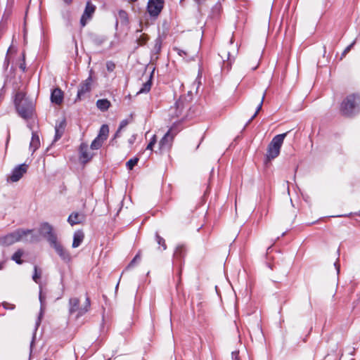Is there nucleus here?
<instances>
[{
  "label": "nucleus",
  "instance_id": "obj_1",
  "mask_svg": "<svg viewBox=\"0 0 360 360\" xmlns=\"http://www.w3.org/2000/svg\"><path fill=\"white\" fill-rule=\"evenodd\" d=\"M32 229H18L15 231L0 237V245L9 246L19 241L34 243L39 240L38 236L32 234Z\"/></svg>",
  "mask_w": 360,
  "mask_h": 360
},
{
  "label": "nucleus",
  "instance_id": "obj_2",
  "mask_svg": "<svg viewBox=\"0 0 360 360\" xmlns=\"http://www.w3.org/2000/svg\"><path fill=\"white\" fill-rule=\"evenodd\" d=\"M14 104L20 117L28 120L32 117L34 105L31 99L26 97L25 93L18 91L15 94Z\"/></svg>",
  "mask_w": 360,
  "mask_h": 360
},
{
  "label": "nucleus",
  "instance_id": "obj_3",
  "mask_svg": "<svg viewBox=\"0 0 360 360\" xmlns=\"http://www.w3.org/2000/svg\"><path fill=\"white\" fill-rule=\"evenodd\" d=\"M360 111V96L349 95L341 103L340 112L345 116H353Z\"/></svg>",
  "mask_w": 360,
  "mask_h": 360
},
{
  "label": "nucleus",
  "instance_id": "obj_4",
  "mask_svg": "<svg viewBox=\"0 0 360 360\" xmlns=\"http://www.w3.org/2000/svg\"><path fill=\"white\" fill-rule=\"evenodd\" d=\"M288 132L280 134L272 139L271 141L268 145L266 155L268 160H273L279 155L281 146Z\"/></svg>",
  "mask_w": 360,
  "mask_h": 360
},
{
  "label": "nucleus",
  "instance_id": "obj_5",
  "mask_svg": "<svg viewBox=\"0 0 360 360\" xmlns=\"http://www.w3.org/2000/svg\"><path fill=\"white\" fill-rule=\"evenodd\" d=\"M69 311L70 314H74L77 312V317H79L83 316L85 313H86L91 305L90 299L89 297H86L85 302L84 303L83 307H79V300L77 297L70 298L69 300Z\"/></svg>",
  "mask_w": 360,
  "mask_h": 360
},
{
  "label": "nucleus",
  "instance_id": "obj_6",
  "mask_svg": "<svg viewBox=\"0 0 360 360\" xmlns=\"http://www.w3.org/2000/svg\"><path fill=\"white\" fill-rule=\"evenodd\" d=\"M39 231L40 234L46 238L50 245L58 240L53 226L47 222L41 224Z\"/></svg>",
  "mask_w": 360,
  "mask_h": 360
},
{
  "label": "nucleus",
  "instance_id": "obj_7",
  "mask_svg": "<svg viewBox=\"0 0 360 360\" xmlns=\"http://www.w3.org/2000/svg\"><path fill=\"white\" fill-rule=\"evenodd\" d=\"M164 0H149L147 11L151 17H158L164 6Z\"/></svg>",
  "mask_w": 360,
  "mask_h": 360
},
{
  "label": "nucleus",
  "instance_id": "obj_8",
  "mask_svg": "<svg viewBox=\"0 0 360 360\" xmlns=\"http://www.w3.org/2000/svg\"><path fill=\"white\" fill-rule=\"evenodd\" d=\"M96 11V6L91 1H87L83 14L80 18V25L82 27L86 26L89 21H90Z\"/></svg>",
  "mask_w": 360,
  "mask_h": 360
},
{
  "label": "nucleus",
  "instance_id": "obj_9",
  "mask_svg": "<svg viewBox=\"0 0 360 360\" xmlns=\"http://www.w3.org/2000/svg\"><path fill=\"white\" fill-rule=\"evenodd\" d=\"M92 82L93 79L91 72L88 78L79 84L77 94V100L82 99L85 95L91 91Z\"/></svg>",
  "mask_w": 360,
  "mask_h": 360
},
{
  "label": "nucleus",
  "instance_id": "obj_10",
  "mask_svg": "<svg viewBox=\"0 0 360 360\" xmlns=\"http://www.w3.org/2000/svg\"><path fill=\"white\" fill-rule=\"evenodd\" d=\"M50 245L55 250L56 253L64 262L68 263L71 261L70 254L63 248V246L60 244V242L58 241V240L51 243Z\"/></svg>",
  "mask_w": 360,
  "mask_h": 360
},
{
  "label": "nucleus",
  "instance_id": "obj_11",
  "mask_svg": "<svg viewBox=\"0 0 360 360\" xmlns=\"http://www.w3.org/2000/svg\"><path fill=\"white\" fill-rule=\"evenodd\" d=\"M28 169V165L25 163L16 166L11 172V176L8 177V179L11 182H17L18 181L22 176L27 172Z\"/></svg>",
  "mask_w": 360,
  "mask_h": 360
},
{
  "label": "nucleus",
  "instance_id": "obj_12",
  "mask_svg": "<svg viewBox=\"0 0 360 360\" xmlns=\"http://www.w3.org/2000/svg\"><path fill=\"white\" fill-rule=\"evenodd\" d=\"M173 139L174 135L171 134V129H169L160 141L159 149L161 151L168 150L172 146Z\"/></svg>",
  "mask_w": 360,
  "mask_h": 360
},
{
  "label": "nucleus",
  "instance_id": "obj_13",
  "mask_svg": "<svg viewBox=\"0 0 360 360\" xmlns=\"http://www.w3.org/2000/svg\"><path fill=\"white\" fill-rule=\"evenodd\" d=\"M186 253V250L184 245H179L176 248L173 255V262L175 265L181 266L183 259Z\"/></svg>",
  "mask_w": 360,
  "mask_h": 360
},
{
  "label": "nucleus",
  "instance_id": "obj_14",
  "mask_svg": "<svg viewBox=\"0 0 360 360\" xmlns=\"http://www.w3.org/2000/svg\"><path fill=\"white\" fill-rule=\"evenodd\" d=\"M66 127V121L65 119L60 121L58 123H56L55 126V136L53 141L56 142L58 141L64 134L65 129Z\"/></svg>",
  "mask_w": 360,
  "mask_h": 360
},
{
  "label": "nucleus",
  "instance_id": "obj_15",
  "mask_svg": "<svg viewBox=\"0 0 360 360\" xmlns=\"http://www.w3.org/2000/svg\"><path fill=\"white\" fill-rule=\"evenodd\" d=\"M51 100L52 103L60 105L63 101V92L59 89H54L51 94Z\"/></svg>",
  "mask_w": 360,
  "mask_h": 360
},
{
  "label": "nucleus",
  "instance_id": "obj_16",
  "mask_svg": "<svg viewBox=\"0 0 360 360\" xmlns=\"http://www.w3.org/2000/svg\"><path fill=\"white\" fill-rule=\"evenodd\" d=\"M80 158L83 160V162H86L89 161L93 155L89 152L88 146L85 143H82L79 146Z\"/></svg>",
  "mask_w": 360,
  "mask_h": 360
},
{
  "label": "nucleus",
  "instance_id": "obj_17",
  "mask_svg": "<svg viewBox=\"0 0 360 360\" xmlns=\"http://www.w3.org/2000/svg\"><path fill=\"white\" fill-rule=\"evenodd\" d=\"M84 220V215L79 212L72 213L68 219V223L71 226L79 224Z\"/></svg>",
  "mask_w": 360,
  "mask_h": 360
},
{
  "label": "nucleus",
  "instance_id": "obj_18",
  "mask_svg": "<svg viewBox=\"0 0 360 360\" xmlns=\"http://www.w3.org/2000/svg\"><path fill=\"white\" fill-rule=\"evenodd\" d=\"M84 238V233L82 231H77L73 236L72 248H76L79 247L82 243Z\"/></svg>",
  "mask_w": 360,
  "mask_h": 360
},
{
  "label": "nucleus",
  "instance_id": "obj_19",
  "mask_svg": "<svg viewBox=\"0 0 360 360\" xmlns=\"http://www.w3.org/2000/svg\"><path fill=\"white\" fill-rule=\"evenodd\" d=\"M40 146V140L38 134L36 132L32 133L31 141L30 143V149L32 153L35 152Z\"/></svg>",
  "mask_w": 360,
  "mask_h": 360
},
{
  "label": "nucleus",
  "instance_id": "obj_20",
  "mask_svg": "<svg viewBox=\"0 0 360 360\" xmlns=\"http://www.w3.org/2000/svg\"><path fill=\"white\" fill-rule=\"evenodd\" d=\"M96 106L100 110L106 111L110 106V102L108 99H98Z\"/></svg>",
  "mask_w": 360,
  "mask_h": 360
},
{
  "label": "nucleus",
  "instance_id": "obj_21",
  "mask_svg": "<svg viewBox=\"0 0 360 360\" xmlns=\"http://www.w3.org/2000/svg\"><path fill=\"white\" fill-rule=\"evenodd\" d=\"M109 133V127L107 124H103L100 128L99 133L97 137L102 139L103 140H106L108 138V135Z\"/></svg>",
  "mask_w": 360,
  "mask_h": 360
},
{
  "label": "nucleus",
  "instance_id": "obj_22",
  "mask_svg": "<svg viewBox=\"0 0 360 360\" xmlns=\"http://www.w3.org/2000/svg\"><path fill=\"white\" fill-rule=\"evenodd\" d=\"M117 20H120L122 24L127 25L129 22L127 13L124 10H120L117 13Z\"/></svg>",
  "mask_w": 360,
  "mask_h": 360
},
{
  "label": "nucleus",
  "instance_id": "obj_23",
  "mask_svg": "<svg viewBox=\"0 0 360 360\" xmlns=\"http://www.w3.org/2000/svg\"><path fill=\"white\" fill-rule=\"evenodd\" d=\"M23 255V251L21 249L18 250L13 255L12 260L15 261L18 264H22L21 257Z\"/></svg>",
  "mask_w": 360,
  "mask_h": 360
},
{
  "label": "nucleus",
  "instance_id": "obj_24",
  "mask_svg": "<svg viewBox=\"0 0 360 360\" xmlns=\"http://www.w3.org/2000/svg\"><path fill=\"white\" fill-rule=\"evenodd\" d=\"M162 40L160 37H158V38L155 39L154 46L153 49V52L155 54H158L160 52L161 48H162Z\"/></svg>",
  "mask_w": 360,
  "mask_h": 360
},
{
  "label": "nucleus",
  "instance_id": "obj_25",
  "mask_svg": "<svg viewBox=\"0 0 360 360\" xmlns=\"http://www.w3.org/2000/svg\"><path fill=\"white\" fill-rule=\"evenodd\" d=\"M103 141L104 140L96 136L91 143V148L92 150L99 149L102 146Z\"/></svg>",
  "mask_w": 360,
  "mask_h": 360
},
{
  "label": "nucleus",
  "instance_id": "obj_26",
  "mask_svg": "<svg viewBox=\"0 0 360 360\" xmlns=\"http://www.w3.org/2000/svg\"><path fill=\"white\" fill-rule=\"evenodd\" d=\"M151 77L152 76L150 77V79L147 82L143 84V86L138 92L139 94L148 93L150 90L152 85Z\"/></svg>",
  "mask_w": 360,
  "mask_h": 360
},
{
  "label": "nucleus",
  "instance_id": "obj_27",
  "mask_svg": "<svg viewBox=\"0 0 360 360\" xmlns=\"http://www.w3.org/2000/svg\"><path fill=\"white\" fill-rule=\"evenodd\" d=\"M264 97H265V93L263 94L262 95V97L261 98V101L256 109V111L255 112V114L251 117V118L248 121V122L246 123V126L248 125L254 119L255 117L257 116V113L259 112V110L262 109V105H263V103H264Z\"/></svg>",
  "mask_w": 360,
  "mask_h": 360
},
{
  "label": "nucleus",
  "instance_id": "obj_28",
  "mask_svg": "<svg viewBox=\"0 0 360 360\" xmlns=\"http://www.w3.org/2000/svg\"><path fill=\"white\" fill-rule=\"evenodd\" d=\"M39 301H40V303H41V309H40L39 316L38 319H37V321L36 322V329L35 330L37 329V327L40 324L41 318L42 314H43V307H44V297L42 296L41 292H40V293H39Z\"/></svg>",
  "mask_w": 360,
  "mask_h": 360
},
{
  "label": "nucleus",
  "instance_id": "obj_29",
  "mask_svg": "<svg viewBox=\"0 0 360 360\" xmlns=\"http://www.w3.org/2000/svg\"><path fill=\"white\" fill-rule=\"evenodd\" d=\"M141 259V250L138 252V253L135 255L134 259L130 262V263L128 264V266L126 267L125 270H128L131 268H132L135 263L137 262H139Z\"/></svg>",
  "mask_w": 360,
  "mask_h": 360
},
{
  "label": "nucleus",
  "instance_id": "obj_30",
  "mask_svg": "<svg viewBox=\"0 0 360 360\" xmlns=\"http://www.w3.org/2000/svg\"><path fill=\"white\" fill-rule=\"evenodd\" d=\"M141 259V250L138 252V253L135 255L134 259L130 262V263L128 264V266L126 267L125 270H128L131 268H132L135 263L137 262H139Z\"/></svg>",
  "mask_w": 360,
  "mask_h": 360
},
{
  "label": "nucleus",
  "instance_id": "obj_31",
  "mask_svg": "<svg viewBox=\"0 0 360 360\" xmlns=\"http://www.w3.org/2000/svg\"><path fill=\"white\" fill-rule=\"evenodd\" d=\"M141 259V250L138 252V253L135 255L134 259L130 262V263L128 264V266L126 267L125 270H128L131 268H132L135 263L137 262H139Z\"/></svg>",
  "mask_w": 360,
  "mask_h": 360
},
{
  "label": "nucleus",
  "instance_id": "obj_32",
  "mask_svg": "<svg viewBox=\"0 0 360 360\" xmlns=\"http://www.w3.org/2000/svg\"><path fill=\"white\" fill-rule=\"evenodd\" d=\"M141 259V250L138 252V253L135 255L134 259L130 262V263L128 264V266L126 267L125 270H128L131 268H132L135 263L137 262H139Z\"/></svg>",
  "mask_w": 360,
  "mask_h": 360
},
{
  "label": "nucleus",
  "instance_id": "obj_33",
  "mask_svg": "<svg viewBox=\"0 0 360 360\" xmlns=\"http://www.w3.org/2000/svg\"><path fill=\"white\" fill-rule=\"evenodd\" d=\"M41 276V271L38 269L37 266H34V274L32 276L33 281L38 283L39 282V279Z\"/></svg>",
  "mask_w": 360,
  "mask_h": 360
},
{
  "label": "nucleus",
  "instance_id": "obj_34",
  "mask_svg": "<svg viewBox=\"0 0 360 360\" xmlns=\"http://www.w3.org/2000/svg\"><path fill=\"white\" fill-rule=\"evenodd\" d=\"M155 240L159 245L162 247V250H165L167 249L165 239L159 236L158 232L155 233Z\"/></svg>",
  "mask_w": 360,
  "mask_h": 360
},
{
  "label": "nucleus",
  "instance_id": "obj_35",
  "mask_svg": "<svg viewBox=\"0 0 360 360\" xmlns=\"http://www.w3.org/2000/svg\"><path fill=\"white\" fill-rule=\"evenodd\" d=\"M139 158H134L130 160H129L126 163V167L128 169L131 170L138 163Z\"/></svg>",
  "mask_w": 360,
  "mask_h": 360
},
{
  "label": "nucleus",
  "instance_id": "obj_36",
  "mask_svg": "<svg viewBox=\"0 0 360 360\" xmlns=\"http://www.w3.org/2000/svg\"><path fill=\"white\" fill-rule=\"evenodd\" d=\"M156 142H157L156 136L153 135L152 136V138L150 139V141L149 143L148 144V146L146 147V150H153V147L156 143Z\"/></svg>",
  "mask_w": 360,
  "mask_h": 360
},
{
  "label": "nucleus",
  "instance_id": "obj_37",
  "mask_svg": "<svg viewBox=\"0 0 360 360\" xmlns=\"http://www.w3.org/2000/svg\"><path fill=\"white\" fill-rule=\"evenodd\" d=\"M115 68V64L112 61H108L106 63V69L108 72L114 71Z\"/></svg>",
  "mask_w": 360,
  "mask_h": 360
},
{
  "label": "nucleus",
  "instance_id": "obj_38",
  "mask_svg": "<svg viewBox=\"0 0 360 360\" xmlns=\"http://www.w3.org/2000/svg\"><path fill=\"white\" fill-rule=\"evenodd\" d=\"M355 41H354L352 44H350L349 46H347L345 49L343 51L342 53V57L345 56L351 50V49L353 47V46L355 44Z\"/></svg>",
  "mask_w": 360,
  "mask_h": 360
},
{
  "label": "nucleus",
  "instance_id": "obj_39",
  "mask_svg": "<svg viewBox=\"0 0 360 360\" xmlns=\"http://www.w3.org/2000/svg\"><path fill=\"white\" fill-rule=\"evenodd\" d=\"M2 304H3L4 308L6 309L13 310L15 307V304L8 303V302H4Z\"/></svg>",
  "mask_w": 360,
  "mask_h": 360
},
{
  "label": "nucleus",
  "instance_id": "obj_40",
  "mask_svg": "<svg viewBox=\"0 0 360 360\" xmlns=\"http://www.w3.org/2000/svg\"><path fill=\"white\" fill-rule=\"evenodd\" d=\"M148 39V38L147 36H144V35L141 36L140 39H139V44L140 45H143L147 41Z\"/></svg>",
  "mask_w": 360,
  "mask_h": 360
},
{
  "label": "nucleus",
  "instance_id": "obj_41",
  "mask_svg": "<svg viewBox=\"0 0 360 360\" xmlns=\"http://www.w3.org/2000/svg\"><path fill=\"white\" fill-rule=\"evenodd\" d=\"M174 50L180 56H186V52L184 51V50H181L179 48H177V47H174Z\"/></svg>",
  "mask_w": 360,
  "mask_h": 360
},
{
  "label": "nucleus",
  "instance_id": "obj_42",
  "mask_svg": "<svg viewBox=\"0 0 360 360\" xmlns=\"http://www.w3.org/2000/svg\"><path fill=\"white\" fill-rule=\"evenodd\" d=\"M231 358H232V360H240L239 352H238V351L232 352Z\"/></svg>",
  "mask_w": 360,
  "mask_h": 360
},
{
  "label": "nucleus",
  "instance_id": "obj_43",
  "mask_svg": "<svg viewBox=\"0 0 360 360\" xmlns=\"http://www.w3.org/2000/svg\"><path fill=\"white\" fill-rule=\"evenodd\" d=\"M106 40L105 37H97L95 39V42L98 44V45H101V44H103L105 41Z\"/></svg>",
  "mask_w": 360,
  "mask_h": 360
},
{
  "label": "nucleus",
  "instance_id": "obj_44",
  "mask_svg": "<svg viewBox=\"0 0 360 360\" xmlns=\"http://www.w3.org/2000/svg\"><path fill=\"white\" fill-rule=\"evenodd\" d=\"M128 124V121L127 120H122L119 126V131H121L123 128H124Z\"/></svg>",
  "mask_w": 360,
  "mask_h": 360
},
{
  "label": "nucleus",
  "instance_id": "obj_45",
  "mask_svg": "<svg viewBox=\"0 0 360 360\" xmlns=\"http://www.w3.org/2000/svg\"><path fill=\"white\" fill-rule=\"evenodd\" d=\"M136 134H133V135L129 138V141H129V143L130 145H132V144L134 143V141H136Z\"/></svg>",
  "mask_w": 360,
  "mask_h": 360
},
{
  "label": "nucleus",
  "instance_id": "obj_46",
  "mask_svg": "<svg viewBox=\"0 0 360 360\" xmlns=\"http://www.w3.org/2000/svg\"><path fill=\"white\" fill-rule=\"evenodd\" d=\"M34 339H35V334L33 335V337H32V340L30 343V353L32 352V347H33V345H34Z\"/></svg>",
  "mask_w": 360,
  "mask_h": 360
},
{
  "label": "nucleus",
  "instance_id": "obj_47",
  "mask_svg": "<svg viewBox=\"0 0 360 360\" xmlns=\"http://www.w3.org/2000/svg\"><path fill=\"white\" fill-rule=\"evenodd\" d=\"M8 64H9V60H8V57L6 56L5 58V60H4V66L6 67V68H8Z\"/></svg>",
  "mask_w": 360,
  "mask_h": 360
},
{
  "label": "nucleus",
  "instance_id": "obj_48",
  "mask_svg": "<svg viewBox=\"0 0 360 360\" xmlns=\"http://www.w3.org/2000/svg\"><path fill=\"white\" fill-rule=\"evenodd\" d=\"M198 4H202L205 0H194Z\"/></svg>",
  "mask_w": 360,
  "mask_h": 360
},
{
  "label": "nucleus",
  "instance_id": "obj_49",
  "mask_svg": "<svg viewBox=\"0 0 360 360\" xmlns=\"http://www.w3.org/2000/svg\"><path fill=\"white\" fill-rule=\"evenodd\" d=\"M334 265H335V268H336V269H337L338 273H339V271H340V266L338 264V263H337V262H335Z\"/></svg>",
  "mask_w": 360,
  "mask_h": 360
},
{
  "label": "nucleus",
  "instance_id": "obj_50",
  "mask_svg": "<svg viewBox=\"0 0 360 360\" xmlns=\"http://www.w3.org/2000/svg\"><path fill=\"white\" fill-rule=\"evenodd\" d=\"M9 139H10V131H9V129H8V136H7V140H6V145L8 144Z\"/></svg>",
  "mask_w": 360,
  "mask_h": 360
},
{
  "label": "nucleus",
  "instance_id": "obj_51",
  "mask_svg": "<svg viewBox=\"0 0 360 360\" xmlns=\"http://www.w3.org/2000/svg\"><path fill=\"white\" fill-rule=\"evenodd\" d=\"M121 131H119V129H117V131H116L115 134V138H117L119 136V134L120 133Z\"/></svg>",
  "mask_w": 360,
  "mask_h": 360
},
{
  "label": "nucleus",
  "instance_id": "obj_52",
  "mask_svg": "<svg viewBox=\"0 0 360 360\" xmlns=\"http://www.w3.org/2000/svg\"><path fill=\"white\" fill-rule=\"evenodd\" d=\"M4 262H0V270L4 268Z\"/></svg>",
  "mask_w": 360,
  "mask_h": 360
},
{
  "label": "nucleus",
  "instance_id": "obj_53",
  "mask_svg": "<svg viewBox=\"0 0 360 360\" xmlns=\"http://www.w3.org/2000/svg\"><path fill=\"white\" fill-rule=\"evenodd\" d=\"M64 1L67 4H70L72 1V0H64Z\"/></svg>",
  "mask_w": 360,
  "mask_h": 360
},
{
  "label": "nucleus",
  "instance_id": "obj_54",
  "mask_svg": "<svg viewBox=\"0 0 360 360\" xmlns=\"http://www.w3.org/2000/svg\"><path fill=\"white\" fill-rule=\"evenodd\" d=\"M180 103H181V102H180V101H177V102L176 103V105L177 108H179Z\"/></svg>",
  "mask_w": 360,
  "mask_h": 360
},
{
  "label": "nucleus",
  "instance_id": "obj_55",
  "mask_svg": "<svg viewBox=\"0 0 360 360\" xmlns=\"http://www.w3.org/2000/svg\"><path fill=\"white\" fill-rule=\"evenodd\" d=\"M20 68L24 70H25V67H23L22 65H20Z\"/></svg>",
  "mask_w": 360,
  "mask_h": 360
},
{
  "label": "nucleus",
  "instance_id": "obj_56",
  "mask_svg": "<svg viewBox=\"0 0 360 360\" xmlns=\"http://www.w3.org/2000/svg\"><path fill=\"white\" fill-rule=\"evenodd\" d=\"M118 286H119V283L117 284V285H116V288H118Z\"/></svg>",
  "mask_w": 360,
  "mask_h": 360
}]
</instances>
